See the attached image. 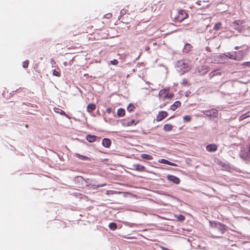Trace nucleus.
Listing matches in <instances>:
<instances>
[{"mask_svg": "<svg viewBox=\"0 0 250 250\" xmlns=\"http://www.w3.org/2000/svg\"><path fill=\"white\" fill-rule=\"evenodd\" d=\"M158 95L160 99L163 101L166 99L170 100L174 96L173 93L169 92V87H166L160 90L159 92Z\"/></svg>", "mask_w": 250, "mask_h": 250, "instance_id": "f257e3e1", "label": "nucleus"}, {"mask_svg": "<svg viewBox=\"0 0 250 250\" xmlns=\"http://www.w3.org/2000/svg\"><path fill=\"white\" fill-rule=\"evenodd\" d=\"M188 14L185 10L181 9L179 10L174 15L173 19L175 22H181L185 19L188 18Z\"/></svg>", "mask_w": 250, "mask_h": 250, "instance_id": "f03ea898", "label": "nucleus"}, {"mask_svg": "<svg viewBox=\"0 0 250 250\" xmlns=\"http://www.w3.org/2000/svg\"><path fill=\"white\" fill-rule=\"evenodd\" d=\"M203 113L207 116L216 117L218 115V111L215 109H211L210 110H205Z\"/></svg>", "mask_w": 250, "mask_h": 250, "instance_id": "7ed1b4c3", "label": "nucleus"}, {"mask_svg": "<svg viewBox=\"0 0 250 250\" xmlns=\"http://www.w3.org/2000/svg\"><path fill=\"white\" fill-rule=\"evenodd\" d=\"M168 115V113L165 111H160L158 112L156 120L157 122H160L166 118Z\"/></svg>", "mask_w": 250, "mask_h": 250, "instance_id": "20e7f679", "label": "nucleus"}, {"mask_svg": "<svg viewBox=\"0 0 250 250\" xmlns=\"http://www.w3.org/2000/svg\"><path fill=\"white\" fill-rule=\"evenodd\" d=\"M247 51L240 50L238 51H235L236 61H241L243 59L244 56L246 55Z\"/></svg>", "mask_w": 250, "mask_h": 250, "instance_id": "39448f33", "label": "nucleus"}, {"mask_svg": "<svg viewBox=\"0 0 250 250\" xmlns=\"http://www.w3.org/2000/svg\"><path fill=\"white\" fill-rule=\"evenodd\" d=\"M88 23H85L84 24H83V26L84 27L83 28V31L82 32H79L78 33H75L73 31H72V34L73 36H76L77 35H79V34H82V33H88V31L90 29H91L92 27H93V26L91 25H88Z\"/></svg>", "mask_w": 250, "mask_h": 250, "instance_id": "423d86ee", "label": "nucleus"}, {"mask_svg": "<svg viewBox=\"0 0 250 250\" xmlns=\"http://www.w3.org/2000/svg\"><path fill=\"white\" fill-rule=\"evenodd\" d=\"M209 71V68L207 65H202L198 68V72L201 75H203Z\"/></svg>", "mask_w": 250, "mask_h": 250, "instance_id": "0eeeda50", "label": "nucleus"}, {"mask_svg": "<svg viewBox=\"0 0 250 250\" xmlns=\"http://www.w3.org/2000/svg\"><path fill=\"white\" fill-rule=\"evenodd\" d=\"M140 123L139 120H132L130 121L129 122H125L122 123V125L124 126H133L136 125L137 124Z\"/></svg>", "mask_w": 250, "mask_h": 250, "instance_id": "6e6552de", "label": "nucleus"}, {"mask_svg": "<svg viewBox=\"0 0 250 250\" xmlns=\"http://www.w3.org/2000/svg\"><path fill=\"white\" fill-rule=\"evenodd\" d=\"M167 180L176 184H179L180 182V179L178 177L171 175H168L167 176Z\"/></svg>", "mask_w": 250, "mask_h": 250, "instance_id": "1a4fd4ad", "label": "nucleus"}, {"mask_svg": "<svg viewBox=\"0 0 250 250\" xmlns=\"http://www.w3.org/2000/svg\"><path fill=\"white\" fill-rule=\"evenodd\" d=\"M178 67L182 66L183 65V68H180L181 70L184 72L188 71V64L185 63L183 61H179L178 62Z\"/></svg>", "mask_w": 250, "mask_h": 250, "instance_id": "9d476101", "label": "nucleus"}, {"mask_svg": "<svg viewBox=\"0 0 250 250\" xmlns=\"http://www.w3.org/2000/svg\"><path fill=\"white\" fill-rule=\"evenodd\" d=\"M217 146L216 144H210L206 146V149L208 152L215 151L217 150Z\"/></svg>", "mask_w": 250, "mask_h": 250, "instance_id": "9b49d317", "label": "nucleus"}, {"mask_svg": "<svg viewBox=\"0 0 250 250\" xmlns=\"http://www.w3.org/2000/svg\"><path fill=\"white\" fill-rule=\"evenodd\" d=\"M222 72L220 71V70H215L212 71L209 74V77L210 79L212 78L213 77L216 76H221L222 75Z\"/></svg>", "mask_w": 250, "mask_h": 250, "instance_id": "f8f14e48", "label": "nucleus"}, {"mask_svg": "<svg viewBox=\"0 0 250 250\" xmlns=\"http://www.w3.org/2000/svg\"><path fill=\"white\" fill-rule=\"evenodd\" d=\"M111 144V140L108 138H104L102 141V145L106 148L110 147Z\"/></svg>", "mask_w": 250, "mask_h": 250, "instance_id": "ddd939ff", "label": "nucleus"}, {"mask_svg": "<svg viewBox=\"0 0 250 250\" xmlns=\"http://www.w3.org/2000/svg\"><path fill=\"white\" fill-rule=\"evenodd\" d=\"M134 167V170L138 171H145V167L142 165H141L140 164H135L133 166Z\"/></svg>", "mask_w": 250, "mask_h": 250, "instance_id": "4468645a", "label": "nucleus"}, {"mask_svg": "<svg viewBox=\"0 0 250 250\" xmlns=\"http://www.w3.org/2000/svg\"><path fill=\"white\" fill-rule=\"evenodd\" d=\"M181 103L180 101H176L170 106V109L172 111H175L178 108L180 107Z\"/></svg>", "mask_w": 250, "mask_h": 250, "instance_id": "2eb2a0df", "label": "nucleus"}, {"mask_svg": "<svg viewBox=\"0 0 250 250\" xmlns=\"http://www.w3.org/2000/svg\"><path fill=\"white\" fill-rule=\"evenodd\" d=\"M96 106L94 104H89L87 106V111L90 113L96 109Z\"/></svg>", "mask_w": 250, "mask_h": 250, "instance_id": "dca6fc26", "label": "nucleus"}, {"mask_svg": "<svg viewBox=\"0 0 250 250\" xmlns=\"http://www.w3.org/2000/svg\"><path fill=\"white\" fill-rule=\"evenodd\" d=\"M97 137L95 135L88 134L86 136V139L90 143H93L96 141Z\"/></svg>", "mask_w": 250, "mask_h": 250, "instance_id": "f3484780", "label": "nucleus"}, {"mask_svg": "<svg viewBox=\"0 0 250 250\" xmlns=\"http://www.w3.org/2000/svg\"><path fill=\"white\" fill-rule=\"evenodd\" d=\"M192 49V46L189 43H187L183 49V51L186 53H188L191 51Z\"/></svg>", "mask_w": 250, "mask_h": 250, "instance_id": "a211bd4d", "label": "nucleus"}, {"mask_svg": "<svg viewBox=\"0 0 250 250\" xmlns=\"http://www.w3.org/2000/svg\"><path fill=\"white\" fill-rule=\"evenodd\" d=\"M159 162L161 163L165 164H167V165H168L169 166H175V165H176L174 163L170 162L169 161H168L166 159H162L160 160L159 161Z\"/></svg>", "mask_w": 250, "mask_h": 250, "instance_id": "6ab92c4d", "label": "nucleus"}, {"mask_svg": "<svg viewBox=\"0 0 250 250\" xmlns=\"http://www.w3.org/2000/svg\"><path fill=\"white\" fill-rule=\"evenodd\" d=\"M173 125L171 124H167L164 125L163 129L165 131H171L173 129Z\"/></svg>", "mask_w": 250, "mask_h": 250, "instance_id": "aec40b11", "label": "nucleus"}, {"mask_svg": "<svg viewBox=\"0 0 250 250\" xmlns=\"http://www.w3.org/2000/svg\"><path fill=\"white\" fill-rule=\"evenodd\" d=\"M125 110L122 108H120L117 110V115L118 117H123L125 115Z\"/></svg>", "mask_w": 250, "mask_h": 250, "instance_id": "412c9836", "label": "nucleus"}, {"mask_svg": "<svg viewBox=\"0 0 250 250\" xmlns=\"http://www.w3.org/2000/svg\"><path fill=\"white\" fill-rule=\"evenodd\" d=\"M226 56L228 58H229L231 60H236V56H235V51L233 52L232 53H227V54Z\"/></svg>", "mask_w": 250, "mask_h": 250, "instance_id": "4be33fe9", "label": "nucleus"}, {"mask_svg": "<svg viewBox=\"0 0 250 250\" xmlns=\"http://www.w3.org/2000/svg\"><path fill=\"white\" fill-rule=\"evenodd\" d=\"M141 157L142 159H145V160H150L153 159V157L152 156L147 154H141Z\"/></svg>", "mask_w": 250, "mask_h": 250, "instance_id": "5701e85b", "label": "nucleus"}, {"mask_svg": "<svg viewBox=\"0 0 250 250\" xmlns=\"http://www.w3.org/2000/svg\"><path fill=\"white\" fill-rule=\"evenodd\" d=\"M135 107V105L133 104H129V105L127 107V110L129 112H131L134 111Z\"/></svg>", "mask_w": 250, "mask_h": 250, "instance_id": "b1692460", "label": "nucleus"}, {"mask_svg": "<svg viewBox=\"0 0 250 250\" xmlns=\"http://www.w3.org/2000/svg\"><path fill=\"white\" fill-rule=\"evenodd\" d=\"M221 26H222L221 22H218L215 24V25L213 27V29L216 31H218L220 29Z\"/></svg>", "mask_w": 250, "mask_h": 250, "instance_id": "393cba45", "label": "nucleus"}, {"mask_svg": "<svg viewBox=\"0 0 250 250\" xmlns=\"http://www.w3.org/2000/svg\"><path fill=\"white\" fill-rule=\"evenodd\" d=\"M108 227L111 229L113 230H115L117 228V226L116 224L115 223H110L109 224Z\"/></svg>", "mask_w": 250, "mask_h": 250, "instance_id": "a878e982", "label": "nucleus"}, {"mask_svg": "<svg viewBox=\"0 0 250 250\" xmlns=\"http://www.w3.org/2000/svg\"><path fill=\"white\" fill-rule=\"evenodd\" d=\"M60 72L61 71L60 69H58V70L54 69L53 71V75L54 76H57V77H60Z\"/></svg>", "mask_w": 250, "mask_h": 250, "instance_id": "bb28decb", "label": "nucleus"}, {"mask_svg": "<svg viewBox=\"0 0 250 250\" xmlns=\"http://www.w3.org/2000/svg\"><path fill=\"white\" fill-rule=\"evenodd\" d=\"M191 119H192L191 116H189V115L185 116L183 117V120H184V122H189L191 120Z\"/></svg>", "mask_w": 250, "mask_h": 250, "instance_id": "cd10ccee", "label": "nucleus"}, {"mask_svg": "<svg viewBox=\"0 0 250 250\" xmlns=\"http://www.w3.org/2000/svg\"><path fill=\"white\" fill-rule=\"evenodd\" d=\"M77 157H78L79 158L82 160H89V158L83 155H82L79 154H76Z\"/></svg>", "mask_w": 250, "mask_h": 250, "instance_id": "c85d7f7f", "label": "nucleus"}, {"mask_svg": "<svg viewBox=\"0 0 250 250\" xmlns=\"http://www.w3.org/2000/svg\"><path fill=\"white\" fill-rule=\"evenodd\" d=\"M218 226H219V229L220 230V231H221V233H223L225 231V225H222L221 224H219L218 225Z\"/></svg>", "mask_w": 250, "mask_h": 250, "instance_id": "c756f323", "label": "nucleus"}, {"mask_svg": "<svg viewBox=\"0 0 250 250\" xmlns=\"http://www.w3.org/2000/svg\"><path fill=\"white\" fill-rule=\"evenodd\" d=\"M28 65H29V61L28 60L24 61L22 62V66H23V67H24L25 68L28 67Z\"/></svg>", "mask_w": 250, "mask_h": 250, "instance_id": "7c9ffc66", "label": "nucleus"}, {"mask_svg": "<svg viewBox=\"0 0 250 250\" xmlns=\"http://www.w3.org/2000/svg\"><path fill=\"white\" fill-rule=\"evenodd\" d=\"M176 218L180 221H183L185 219V217L182 215H179Z\"/></svg>", "mask_w": 250, "mask_h": 250, "instance_id": "2f4dec72", "label": "nucleus"}, {"mask_svg": "<svg viewBox=\"0 0 250 250\" xmlns=\"http://www.w3.org/2000/svg\"><path fill=\"white\" fill-rule=\"evenodd\" d=\"M110 63L112 65H116L118 64V61L116 59H114L110 62Z\"/></svg>", "mask_w": 250, "mask_h": 250, "instance_id": "473e14b6", "label": "nucleus"}, {"mask_svg": "<svg viewBox=\"0 0 250 250\" xmlns=\"http://www.w3.org/2000/svg\"><path fill=\"white\" fill-rule=\"evenodd\" d=\"M242 65H243L244 66H245V67H250V62H243L242 64Z\"/></svg>", "mask_w": 250, "mask_h": 250, "instance_id": "72a5a7b5", "label": "nucleus"}, {"mask_svg": "<svg viewBox=\"0 0 250 250\" xmlns=\"http://www.w3.org/2000/svg\"><path fill=\"white\" fill-rule=\"evenodd\" d=\"M112 17V14L111 13H108L104 16V18L106 19H110Z\"/></svg>", "mask_w": 250, "mask_h": 250, "instance_id": "f704fd0d", "label": "nucleus"}, {"mask_svg": "<svg viewBox=\"0 0 250 250\" xmlns=\"http://www.w3.org/2000/svg\"><path fill=\"white\" fill-rule=\"evenodd\" d=\"M60 113L61 115H64V116H65V117H66L68 118V115L65 113V112L64 111H63V110H61V109H60Z\"/></svg>", "mask_w": 250, "mask_h": 250, "instance_id": "c9c22d12", "label": "nucleus"}, {"mask_svg": "<svg viewBox=\"0 0 250 250\" xmlns=\"http://www.w3.org/2000/svg\"><path fill=\"white\" fill-rule=\"evenodd\" d=\"M242 116H244V118L250 117V112H248L247 113L242 115Z\"/></svg>", "mask_w": 250, "mask_h": 250, "instance_id": "e433bc0d", "label": "nucleus"}, {"mask_svg": "<svg viewBox=\"0 0 250 250\" xmlns=\"http://www.w3.org/2000/svg\"><path fill=\"white\" fill-rule=\"evenodd\" d=\"M106 112L108 114H110V113H111V108H107L106 109Z\"/></svg>", "mask_w": 250, "mask_h": 250, "instance_id": "4c0bfd02", "label": "nucleus"}, {"mask_svg": "<svg viewBox=\"0 0 250 250\" xmlns=\"http://www.w3.org/2000/svg\"><path fill=\"white\" fill-rule=\"evenodd\" d=\"M126 13L125 10L124 9H122L121 11V14L122 15H124Z\"/></svg>", "mask_w": 250, "mask_h": 250, "instance_id": "58836bf2", "label": "nucleus"}, {"mask_svg": "<svg viewBox=\"0 0 250 250\" xmlns=\"http://www.w3.org/2000/svg\"><path fill=\"white\" fill-rule=\"evenodd\" d=\"M240 48V46H236L234 47V49H236V50H238L239 48Z\"/></svg>", "mask_w": 250, "mask_h": 250, "instance_id": "ea45409f", "label": "nucleus"}, {"mask_svg": "<svg viewBox=\"0 0 250 250\" xmlns=\"http://www.w3.org/2000/svg\"><path fill=\"white\" fill-rule=\"evenodd\" d=\"M221 166H222V167H224L225 166V167H227V165H226L225 164H224V163H223V165H222V164H221Z\"/></svg>", "mask_w": 250, "mask_h": 250, "instance_id": "a19ab883", "label": "nucleus"}, {"mask_svg": "<svg viewBox=\"0 0 250 250\" xmlns=\"http://www.w3.org/2000/svg\"><path fill=\"white\" fill-rule=\"evenodd\" d=\"M183 83H187V81H186V80H184V81Z\"/></svg>", "mask_w": 250, "mask_h": 250, "instance_id": "79ce46f5", "label": "nucleus"}, {"mask_svg": "<svg viewBox=\"0 0 250 250\" xmlns=\"http://www.w3.org/2000/svg\"><path fill=\"white\" fill-rule=\"evenodd\" d=\"M25 127H28V125H25Z\"/></svg>", "mask_w": 250, "mask_h": 250, "instance_id": "37998d69", "label": "nucleus"}, {"mask_svg": "<svg viewBox=\"0 0 250 250\" xmlns=\"http://www.w3.org/2000/svg\"><path fill=\"white\" fill-rule=\"evenodd\" d=\"M105 184H104L103 185H102V187L104 186Z\"/></svg>", "mask_w": 250, "mask_h": 250, "instance_id": "c03bdc74", "label": "nucleus"}, {"mask_svg": "<svg viewBox=\"0 0 250 250\" xmlns=\"http://www.w3.org/2000/svg\"><path fill=\"white\" fill-rule=\"evenodd\" d=\"M105 184H104L103 185H102V187L104 186Z\"/></svg>", "mask_w": 250, "mask_h": 250, "instance_id": "a18cd8bd", "label": "nucleus"}, {"mask_svg": "<svg viewBox=\"0 0 250 250\" xmlns=\"http://www.w3.org/2000/svg\"><path fill=\"white\" fill-rule=\"evenodd\" d=\"M105 184H104L103 185H102V187L104 186Z\"/></svg>", "mask_w": 250, "mask_h": 250, "instance_id": "49530a36", "label": "nucleus"}]
</instances>
